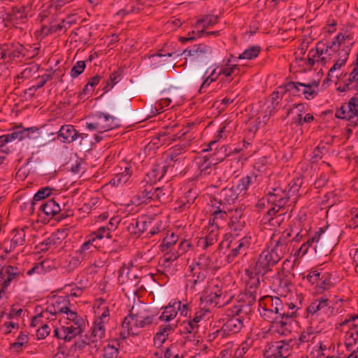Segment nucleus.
<instances>
[{"mask_svg": "<svg viewBox=\"0 0 358 358\" xmlns=\"http://www.w3.org/2000/svg\"><path fill=\"white\" fill-rule=\"evenodd\" d=\"M245 308H247V306L241 302H238L236 305L228 308L222 318L224 323L221 329L215 331L209 336H212L213 338L218 336L223 338L229 334L238 333L245 324L248 322V317L243 315L247 314V310Z\"/></svg>", "mask_w": 358, "mask_h": 358, "instance_id": "1", "label": "nucleus"}, {"mask_svg": "<svg viewBox=\"0 0 358 358\" xmlns=\"http://www.w3.org/2000/svg\"><path fill=\"white\" fill-rule=\"evenodd\" d=\"M229 166L227 162H213V160L204 156L199 166V176L201 178H208L211 182L225 181L231 175V171L227 170Z\"/></svg>", "mask_w": 358, "mask_h": 358, "instance_id": "2", "label": "nucleus"}, {"mask_svg": "<svg viewBox=\"0 0 358 358\" xmlns=\"http://www.w3.org/2000/svg\"><path fill=\"white\" fill-rule=\"evenodd\" d=\"M300 186L295 182L289 184L285 190L279 188H275L272 192L267 194V200L269 203H275L280 208H292L298 201L299 197Z\"/></svg>", "mask_w": 358, "mask_h": 358, "instance_id": "3", "label": "nucleus"}, {"mask_svg": "<svg viewBox=\"0 0 358 358\" xmlns=\"http://www.w3.org/2000/svg\"><path fill=\"white\" fill-rule=\"evenodd\" d=\"M308 317L311 320L317 316H320L322 319L329 318L334 315V302L326 296H320L313 301L307 308Z\"/></svg>", "mask_w": 358, "mask_h": 358, "instance_id": "4", "label": "nucleus"}, {"mask_svg": "<svg viewBox=\"0 0 358 358\" xmlns=\"http://www.w3.org/2000/svg\"><path fill=\"white\" fill-rule=\"evenodd\" d=\"M336 236H333L330 231L323 230L322 228H320L319 231L311 238V242L315 243L313 248L315 252L320 255H327L330 252L336 245Z\"/></svg>", "mask_w": 358, "mask_h": 358, "instance_id": "5", "label": "nucleus"}, {"mask_svg": "<svg viewBox=\"0 0 358 358\" xmlns=\"http://www.w3.org/2000/svg\"><path fill=\"white\" fill-rule=\"evenodd\" d=\"M340 327H348L345 335V345L347 350L358 345V314H350L339 324Z\"/></svg>", "mask_w": 358, "mask_h": 358, "instance_id": "6", "label": "nucleus"}, {"mask_svg": "<svg viewBox=\"0 0 358 358\" xmlns=\"http://www.w3.org/2000/svg\"><path fill=\"white\" fill-rule=\"evenodd\" d=\"M293 341L289 339L288 341L285 340L271 342L264 352L266 358H287L292 352L291 343Z\"/></svg>", "mask_w": 358, "mask_h": 358, "instance_id": "7", "label": "nucleus"}, {"mask_svg": "<svg viewBox=\"0 0 358 358\" xmlns=\"http://www.w3.org/2000/svg\"><path fill=\"white\" fill-rule=\"evenodd\" d=\"M114 120L113 116L99 112L94 115L93 122H87L86 127L89 130L102 134L115 127Z\"/></svg>", "mask_w": 358, "mask_h": 358, "instance_id": "8", "label": "nucleus"}, {"mask_svg": "<svg viewBox=\"0 0 358 358\" xmlns=\"http://www.w3.org/2000/svg\"><path fill=\"white\" fill-rule=\"evenodd\" d=\"M27 7L24 5H17L11 7L10 10L3 15V20L6 26L17 27L24 24L27 19Z\"/></svg>", "mask_w": 358, "mask_h": 358, "instance_id": "9", "label": "nucleus"}, {"mask_svg": "<svg viewBox=\"0 0 358 358\" xmlns=\"http://www.w3.org/2000/svg\"><path fill=\"white\" fill-rule=\"evenodd\" d=\"M278 262V259H276L268 248L264 249L259 255L255 266V272L262 273V275L264 276L271 271V268Z\"/></svg>", "mask_w": 358, "mask_h": 358, "instance_id": "10", "label": "nucleus"}, {"mask_svg": "<svg viewBox=\"0 0 358 358\" xmlns=\"http://www.w3.org/2000/svg\"><path fill=\"white\" fill-rule=\"evenodd\" d=\"M105 334V327L101 326L100 323L96 324V322H94L93 327L91 328L90 331L85 334V339L83 340V342L85 345H92V348L97 351L103 344Z\"/></svg>", "mask_w": 358, "mask_h": 358, "instance_id": "11", "label": "nucleus"}, {"mask_svg": "<svg viewBox=\"0 0 358 358\" xmlns=\"http://www.w3.org/2000/svg\"><path fill=\"white\" fill-rule=\"evenodd\" d=\"M262 310H259L261 316L264 320L273 323L276 325V331L282 336H286L290 333V331L287 329V322H282L280 319V315L277 313L271 310L264 306H260Z\"/></svg>", "mask_w": 358, "mask_h": 358, "instance_id": "12", "label": "nucleus"}, {"mask_svg": "<svg viewBox=\"0 0 358 358\" xmlns=\"http://www.w3.org/2000/svg\"><path fill=\"white\" fill-rule=\"evenodd\" d=\"M22 276L23 271L17 266L0 265V281L4 287H8L12 282L17 281Z\"/></svg>", "mask_w": 358, "mask_h": 358, "instance_id": "13", "label": "nucleus"}, {"mask_svg": "<svg viewBox=\"0 0 358 358\" xmlns=\"http://www.w3.org/2000/svg\"><path fill=\"white\" fill-rule=\"evenodd\" d=\"M189 273L187 275V287L196 290V287L203 283L206 278V271L197 266H189Z\"/></svg>", "mask_w": 358, "mask_h": 358, "instance_id": "14", "label": "nucleus"}, {"mask_svg": "<svg viewBox=\"0 0 358 358\" xmlns=\"http://www.w3.org/2000/svg\"><path fill=\"white\" fill-rule=\"evenodd\" d=\"M259 306L266 307L279 315L286 314V307L284 308V303L278 297H273L271 296H265L259 300Z\"/></svg>", "mask_w": 358, "mask_h": 358, "instance_id": "15", "label": "nucleus"}, {"mask_svg": "<svg viewBox=\"0 0 358 358\" xmlns=\"http://www.w3.org/2000/svg\"><path fill=\"white\" fill-rule=\"evenodd\" d=\"M40 210L50 218L57 215L56 219L58 220L64 219L67 216L65 213H61L60 206L54 199H50L41 204Z\"/></svg>", "mask_w": 358, "mask_h": 358, "instance_id": "16", "label": "nucleus"}, {"mask_svg": "<svg viewBox=\"0 0 358 358\" xmlns=\"http://www.w3.org/2000/svg\"><path fill=\"white\" fill-rule=\"evenodd\" d=\"M358 85V59L354 65L352 71L348 75V78L344 80V83L337 87V90L344 92L350 90H355Z\"/></svg>", "mask_w": 358, "mask_h": 358, "instance_id": "17", "label": "nucleus"}, {"mask_svg": "<svg viewBox=\"0 0 358 358\" xmlns=\"http://www.w3.org/2000/svg\"><path fill=\"white\" fill-rule=\"evenodd\" d=\"M80 133L73 125H63L57 132V139L64 143H71L76 141Z\"/></svg>", "mask_w": 358, "mask_h": 358, "instance_id": "18", "label": "nucleus"}, {"mask_svg": "<svg viewBox=\"0 0 358 358\" xmlns=\"http://www.w3.org/2000/svg\"><path fill=\"white\" fill-rule=\"evenodd\" d=\"M207 71L201 70L193 72L190 76V80L192 82L196 81L199 79H203V81L199 90V93L204 92L203 90L206 87L209 86L213 82L215 81L218 76H215V69H214L211 73L206 76Z\"/></svg>", "mask_w": 358, "mask_h": 358, "instance_id": "19", "label": "nucleus"}, {"mask_svg": "<svg viewBox=\"0 0 358 358\" xmlns=\"http://www.w3.org/2000/svg\"><path fill=\"white\" fill-rule=\"evenodd\" d=\"M238 245L234 248H232L229 254L227 255L228 262H232L235 257L240 255H245L247 250L249 248L251 243L250 236H244L238 240Z\"/></svg>", "mask_w": 358, "mask_h": 358, "instance_id": "20", "label": "nucleus"}, {"mask_svg": "<svg viewBox=\"0 0 358 358\" xmlns=\"http://www.w3.org/2000/svg\"><path fill=\"white\" fill-rule=\"evenodd\" d=\"M229 213L230 222L229 227L234 232L241 231L245 226V222L243 220V211L241 208L231 209Z\"/></svg>", "mask_w": 358, "mask_h": 358, "instance_id": "21", "label": "nucleus"}, {"mask_svg": "<svg viewBox=\"0 0 358 358\" xmlns=\"http://www.w3.org/2000/svg\"><path fill=\"white\" fill-rule=\"evenodd\" d=\"M212 52V48L205 44L196 45L191 48H187L183 51V54L189 57H194L198 59Z\"/></svg>", "mask_w": 358, "mask_h": 358, "instance_id": "22", "label": "nucleus"}, {"mask_svg": "<svg viewBox=\"0 0 358 358\" xmlns=\"http://www.w3.org/2000/svg\"><path fill=\"white\" fill-rule=\"evenodd\" d=\"M167 169V166L153 165L150 171L146 174L145 182L146 183L150 182L152 185V183L160 180L166 173ZM142 182H144V181Z\"/></svg>", "mask_w": 358, "mask_h": 358, "instance_id": "23", "label": "nucleus"}, {"mask_svg": "<svg viewBox=\"0 0 358 358\" xmlns=\"http://www.w3.org/2000/svg\"><path fill=\"white\" fill-rule=\"evenodd\" d=\"M20 128V127H17V130L13 131L10 134H6V136L8 137V143L15 140L22 141L25 138H31V134L38 131V129L35 127L19 129Z\"/></svg>", "mask_w": 358, "mask_h": 358, "instance_id": "24", "label": "nucleus"}, {"mask_svg": "<svg viewBox=\"0 0 358 358\" xmlns=\"http://www.w3.org/2000/svg\"><path fill=\"white\" fill-rule=\"evenodd\" d=\"M180 301H174L169 303L168 306L164 308L163 313H162L159 319L162 321L169 322L174 319L180 310Z\"/></svg>", "mask_w": 358, "mask_h": 358, "instance_id": "25", "label": "nucleus"}, {"mask_svg": "<svg viewBox=\"0 0 358 358\" xmlns=\"http://www.w3.org/2000/svg\"><path fill=\"white\" fill-rule=\"evenodd\" d=\"M173 329L169 324L161 325L154 336V345L158 348L161 347L168 339L169 335Z\"/></svg>", "mask_w": 358, "mask_h": 358, "instance_id": "26", "label": "nucleus"}, {"mask_svg": "<svg viewBox=\"0 0 358 358\" xmlns=\"http://www.w3.org/2000/svg\"><path fill=\"white\" fill-rule=\"evenodd\" d=\"M291 285L290 280L280 271H278L273 276L272 286L274 289H280L284 292H287L289 291Z\"/></svg>", "mask_w": 358, "mask_h": 358, "instance_id": "27", "label": "nucleus"}, {"mask_svg": "<svg viewBox=\"0 0 358 358\" xmlns=\"http://www.w3.org/2000/svg\"><path fill=\"white\" fill-rule=\"evenodd\" d=\"M132 315H136L135 327L143 328L151 324L153 322V316L144 315V313L141 311L138 307H132Z\"/></svg>", "mask_w": 358, "mask_h": 358, "instance_id": "28", "label": "nucleus"}, {"mask_svg": "<svg viewBox=\"0 0 358 358\" xmlns=\"http://www.w3.org/2000/svg\"><path fill=\"white\" fill-rule=\"evenodd\" d=\"M240 194L236 187L224 188L220 193V201L225 204H231L235 202Z\"/></svg>", "mask_w": 358, "mask_h": 358, "instance_id": "29", "label": "nucleus"}, {"mask_svg": "<svg viewBox=\"0 0 358 358\" xmlns=\"http://www.w3.org/2000/svg\"><path fill=\"white\" fill-rule=\"evenodd\" d=\"M51 192L52 189L48 187L41 188L34 194L31 200L24 203V208L29 207V211L33 213L36 201L44 199L51 194Z\"/></svg>", "mask_w": 358, "mask_h": 358, "instance_id": "30", "label": "nucleus"}, {"mask_svg": "<svg viewBox=\"0 0 358 358\" xmlns=\"http://www.w3.org/2000/svg\"><path fill=\"white\" fill-rule=\"evenodd\" d=\"M87 240L83 243L80 248L76 251V254L80 255L81 259H83L84 257L94 251L96 250V245L94 244L95 240L94 238H92L90 235L87 237Z\"/></svg>", "mask_w": 358, "mask_h": 358, "instance_id": "31", "label": "nucleus"}, {"mask_svg": "<svg viewBox=\"0 0 358 358\" xmlns=\"http://www.w3.org/2000/svg\"><path fill=\"white\" fill-rule=\"evenodd\" d=\"M218 230L211 229L206 237L199 238L197 243L198 247L203 250H206L213 245L217 241Z\"/></svg>", "mask_w": 358, "mask_h": 358, "instance_id": "32", "label": "nucleus"}, {"mask_svg": "<svg viewBox=\"0 0 358 358\" xmlns=\"http://www.w3.org/2000/svg\"><path fill=\"white\" fill-rule=\"evenodd\" d=\"M245 273L249 278L246 284V289L248 293H252L253 289H257L260 285V280L259 277L260 273H256L255 268H254V271H252L250 268L246 269Z\"/></svg>", "mask_w": 358, "mask_h": 358, "instance_id": "33", "label": "nucleus"}, {"mask_svg": "<svg viewBox=\"0 0 358 358\" xmlns=\"http://www.w3.org/2000/svg\"><path fill=\"white\" fill-rule=\"evenodd\" d=\"M9 46L8 51L7 52V57L11 59H19L26 56L25 48L20 43L8 44Z\"/></svg>", "mask_w": 358, "mask_h": 358, "instance_id": "34", "label": "nucleus"}, {"mask_svg": "<svg viewBox=\"0 0 358 358\" xmlns=\"http://www.w3.org/2000/svg\"><path fill=\"white\" fill-rule=\"evenodd\" d=\"M226 295H223L221 290H217L209 294L206 299V303L213 306L221 307L227 301L225 299Z\"/></svg>", "mask_w": 358, "mask_h": 358, "instance_id": "35", "label": "nucleus"}, {"mask_svg": "<svg viewBox=\"0 0 358 358\" xmlns=\"http://www.w3.org/2000/svg\"><path fill=\"white\" fill-rule=\"evenodd\" d=\"M51 300L58 314H62L69 310L70 301L67 296H54Z\"/></svg>", "mask_w": 358, "mask_h": 358, "instance_id": "36", "label": "nucleus"}, {"mask_svg": "<svg viewBox=\"0 0 358 358\" xmlns=\"http://www.w3.org/2000/svg\"><path fill=\"white\" fill-rule=\"evenodd\" d=\"M296 113V115L293 117L292 123L296 126L303 125V113L305 112V106L302 103L294 105L293 108L288 110L287 115H289L292 113Z\"/></svg>", "mask_w": 358, "mask_h": 358, "instance_id": "37", "label": "nucleus"}, {"mask_svg": "<svg viewBox=\"0 0 358 358\" xmlns=\"http://www.w3.org/2000/svg\"><path fill=\"white\" fill-rule=\"evenodd\" d=\"M257 180V176L252 174L243 177L240 180L236 188L240 194L243 195L246 194V192L250 185H253Z\"/></svg>", "mask_w": 358, "mask_h": 358, "instance_id": "38", "label": "nucleus"}, {"mask_svg": "<svg viewBox=\"0 0 358 358\" xmlns=\"http://www.w3.org/2000/svg\"><path fill=\"white\" fill-rule=\"evenodd\" d=\"M176 127V124L173 126H169L166 127L167 132H160L158 134V136L156 138H154L152 142L153 145L159 146V145H162L163 144H169L172 142L171 138V131L169 130H173Z\"/></svg>", "mask_w": 358, "mask_h": 358, "instance_id": "39", "label": "nucleus"}, {"mask_svg": "<svg viewBox=\"0 0 358 358\" xmlns=\"http://www.w3.org/2000/svg\"><path fill=\"white\" fill-rule=\"evenodd\" d=\"M122 73L123 70L118 69L117 71H114L110 75L109 78L106 80V85L103 88V90L105 93L111 90L115 85L121 80Z\"/></svg>", "mask_w": 358, "mask_h": 358, "instance_id": "40", "label": "nucleus"}, {"mask_svg": "<svg viewBox=\"0 0 358 358\" xmlns=\"http://www.w3.org/2000/svg\"><path fill=\"white\" fill-rule=\"evenodd\" d=\"M302 87H303L302 93L305 98L308 100L312 99L317 94L319 81H313L308 84L303 83Z\"/></svg>", "mask_w": 358, "mask_h": 358, "instance_id": "41", "label": "nucleus"}, {"mask_svg": "<svg viewBox=\"0 0 358 358\" xmlns=\"http://www.w3.org/2000/svg\"><path fill=\"white\" fill-rule=\"evenodd\" d=\"M81 326L82 324H74V326L71 325L67 327H62L63 331L65 334L63 338L66 341H70L77 335L80 334L83 331Z\"/></svg>", "mask_w": 358, "mask_h": 358, "instance_id": "42", "label": "nucleus"}, {"mask_svg": "<svg viewBox=\"0 0 358 358\" xmlns=\"http://www.w3.org/2000/svg\"><path fill=\"white\" fill-rule=\"evenodd\" d=\"M65 21L61 20L59 22H52L49 26L43 25L41 28V31L44 35L56 33L57 31H66V28L64 25Z\"/></svg>", "mask_w": 358, "mask_h": 358, "instance_id": "43", "label": "nucleus"}, {"mask_svg": "<svg viewBox=\"0 0 358 358\" xmlns=\"http://www.w3.org/2000/svg\"><path fill=\"white\" fill-rule=\"evenodd\" d=\"M156 190L157 192V201L161 203H166L171 200L173 191L169 185L161 187H156Z\"/></svg>", "mask_w": 358, "mask_h": 358, "instance_id": "44", "label": "nucleus"}, {"mask_svg": "<svg viewBox=\"0 0 358 358\" xmlns=\"http://www.w3.org/2000/svg\"><path fill=\"white\" fill-rule=\"evenodd\" d=\"M153 190V187L151 184L145 186L143 189L138 191L136 196L138 204L148 203L150 202V191Z\"/></svg>", "mask_w": 358, "mask_h": 358, "instance_id": "45", "label": "nucleus"}, {"mask_svg": "<svg viewBox=\"0 0 358 358\" xmlns=\"http://www.w3.org/2000/svg\"><path fill=\"white\" fill-rule=\"evenodd\" d=\"M185 148V145H176L174 148H173L170 152L169 153V159L174 162H180L181 161H183L185 159V157L181 155L182 150H184Z\"/></svg>", "mask_w": 358, "mask_h": 358, "instance_id": "46", "label": "nucleus"}, {"mask_svg": "<svg viewBox=\"0 0 358 358\" xmlns=\"http://www.w3.org/2000/svg\"><path fill=\"white\" fill-rule=\"evenodd\" d=\"M286 307V310L285 315H280V319H282V322H287V325L289 324V320L292 318L296 317V311L298 308H296V306L292 303H284V308Z\"/></svg>", "mask_w": 358, "mask_h": 358, "instance_id": "47", "label": "nucleus"}, {"mask_svg": "<svg viewBox=\"0 0 358 358\" xmlns=\"http://www.w3.org/2000/svg\"><path fill=\"white\" fill-rule=\"evenodd\" d=\"M178 240V236L175 235V234H168L166 236H165L162 240V242L160 245L161 250L162 252H166L169 250L172 246H173L177 243Z\"/></svg>", "mask_w": 358, "mask_h": 358, "instance_id": "48", "label": "nucleus"}, {"mask_svg": "<svg viewBox=\"0 0 358 358\" xmlns=\"http://www.w3.org/2000/svg\"><path fill=\"white\" fill-rule=\"evenodd\" d=\"M219 19L218 15H207L203 16L201 18L197 20L196 25L198 26L200 24H203V29L204 31L208 27L213 26L217 23Z\"/></svg>", "mask_w": 358, "mask_h": 358, "instance_id": "49", "label": "nucleus"}, {"mask_svg": "<svg viewBox=\"0 0 358 358\" xmlns=\"http://www.w3.org/2000/svg\"><path fill=\"white\" fill-rule=\"evenodd\" d=\"M273 204V207L271 208L268 211H267V215L268 217H269L268 218V220L269 222H272V221H274L275 220H276V222H278V224L280 223V222H281L282 220V219L281 218V216L282 215H285L286 213V212H282L280 214H278L276 217H273V216H275L277 213H280V211L281 210H285L286 208H280L278 207V206L275 205V203H272Z\"/></svg>", "mask_w": 358, "mask_h": 358, "instance_id": "50", "label": "nucleus"}, {"mask_svg": "<svg viewBox=\"0 0 358 358\" xmlns=\"http://www.w3.org/2000/svg\"><path fill=\"white\" fill-rule=\"evenodd\" d=\"M10 241H6L8 244H11L13 248H16L19 245H22L25 241V234L23 229L17 230Z\"/></svg>", "mask_w": 358, "mask_h": 358, "instance_id": "51", "label": "nucleus"}, {"mask_svg": "<svg viewBox=\"0 0 358 358\" xmlns=\"http://www.w3.org/2000/svg\"><path fill=\"white\" fill-rule=\"evenodd\" d=\"M212 265V261L208 256L201 255L194 264L189 266H197L202 270L206 271Z\"/></svg>", "mask_w": 358, "mask_h": 358, "instance_id": "52", "label": "nucleus"}, {"mask_svg": "<svg viewBox=\"0 0 358 358\" xmlns=\"http://www.w3.org/2000/svg\"><path fill=\"white\" fill-rule=\"evenodd\" d=\"M110 233L109 226H103L100 227L96 231L91 233L90 235L96 241L97 239L101 240L105 237L110 238Z\"/></svg>", "mask_w": 358, "mask_h": 358, "instance_id": "53", "label": "nucleus"}, {"mask_svg": "<svg viewBox=\"0 0 358 358\" xmlns=\"http://www.w3.org/2000/svg\"><path fill=\"white\" fill-rule=\"evenodd\" d=\"M52 302L51 299L47 302L45 310L41 313V315L46 317L48 320H55L58 313L55 308L54 304H52Z\"/></svg>", "mask_w": 358, "mask_h": 358, "instance_id": "54", "label": "nucleus"}, {"mask_svg": "<svg viewBox=\"0 0 358 358\" xmlns=\"http://www.w3.org/2000/svg\"><path fill=\"white\" fill-rule=\"evenodd\" d=\"M348 113L350 115L351 120L355 117L358 118V98L352 97L348 103H347Z\"/></svg>", "mask_w": 358, "mask_h": 358, "instance_id": "55", "label": "nucleus"}, {"mask_svg": "<svg viewBox=\"0 0 358 358\" xmlns=\"http://www.w3.org/2000/svg\"><path fill=\"white\" fill-rule=\"evenodd\" d=\"M259 46H252V48L245 50L242 54L240 55L239 59H252L257 57L260 52Z\"/></svg>", "mask_w": 358, "mask_h": 358, "instance_id": "56", "label": "nucleus"}, {"mask_svg": "<svg viewBox=\"0 0 358 358\" xmlns=\"http://www.w3.org/2000/svg\"><path fill=\"white\" fill-rule=\"evenodd\" d=\"M38 66L36 64H32L26 67L19 75L17 78L28 79L31 78L38 71Z\"/></svg>", "mask_w": 358, "mask_h": 358, "instance_id": "57", "label": "nucleus"}, {"mask_svg": "<svg viewBox=\"0 0 358 358\" xmlns=\"http://www.w3.org/2000/svg\"><path fill=\"white\" fill-rule=\"evenodd\" d=\"M27 335L21 332L17 338V341L10 345V350H15V352L20 351L23 345L27 342Z\"/></svg>", "mask_w": 358, "mask_h": 358, "instance_id": "58", "label": "nucleus"}, {"mask_svg": "<svg viewBox=\"0 0 358 358\" xmlns=\"http://www.w3.org/2000/svg\"><path fill=\"white\" fill-rule=\"evenodd\" d=\"M119 349L110 344L103 348V358H119Z\"/></svg>", "mask_w": 358, "mask_h": 358, "instance_id": "59", "label": "nucleus"}, {"mask_svg": "<svg viewBox=\"0 0 358 358\" xmlns=\"http://www.w3.org/2000/svg\"><path fill=\"white\" fill-rule=\"evenodd\" d=\"M329 350H330L329 346L324 344V343L320 342L317 348L315 349L314 350H313L310 352V355L313 357L319 358L320 357H324V358H326V357L327 355L326 352Z\"/></svg>", "mask_w": 358, "mask_h": 358, "instance_id": "60", "label": "nucleus"}, {"mask_svg": "<svg viewBox=\"0 0 358 358\" xmlns=\"http://www.w3.org/2000/svg\"><path fill=\"white\" fill-rule=\"evenodd\" d=\"M131 176V172L130 171V168L126 167L124 172L117 174L113 180L114 183L117 182V185L125 183L128 181Z\"/></svg>", "mask_w": 358, "mask_h": 358, "instance_id": "61", "label": "nucleus"}, {"mask_svg": "<svg viewBox=\"0 0 358 358\" xmlns=\"http://www.w3.org/2000/svg\"><path fill=\"white\" fill-rule=\"evenodd\" d=\"M335 116L339 119H345L352 121L350 115L348 113L347 103L343 104L339 108L336 109Z\"/></svg>", "mask_w": 358, "mask_h": 358, "instance_id": "62", "label": "nucleus"}, {"mask_svg": "<svg viewBox=\"0 0 358 358\" xmlns=\"http://www.w3.org/2000/svg\"><path fill=\"white\" fill-rule=\"evenodd\" d=\"M85 62L84 61H79L73 66L71 70V76L76 78L80 75L85 69Z\"/></svg>", "mask_w": 358, "mask_h": 358, "instance_id": "63", "label": "nucleus"}, {"mask_svg": "<svg viewBox=\"0 0 358 358\" xmlns=\"http://www.w3.org/2000/svg\"><path fill=\"white\" fill-rule=\"evenodd\" d=\"M324 151H326V147L323 144H319L313 152L312 162H317L322 159Z\"/></svg>", "mask_w": 358, "mask_h": 358, "instance_id": "64", "label": "nucleus"}]
</instances>
